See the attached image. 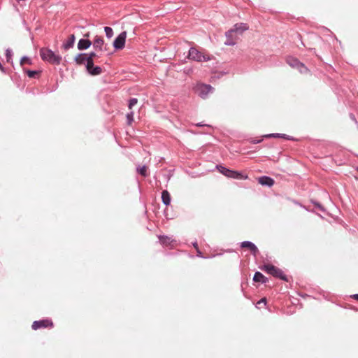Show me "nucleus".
Masks as SVG:
<instances>
[{
    "label": "nucleus",
    "mask_w": 358,
    "mask_h": 358,
    "mask_svg": "<svg viewBox=\"0 0 358 358\" xmlns=\"http://www.w3.org/2000/svg\"><path fill=\"white\" fill-rule=\"evenodd\" d=\"M215 169L223 176L229 178L237 180H247L248 178V174L244 172L229 169L222 164H217Z\"/></svg>",
    "instance_id": "f257e3e1"
},
{
    "label": "nucleus",
    "mask_w": 358,
    "mask_h": 358,
    "mask_svg": "<svg viewBox=\"0 0 358 358\" xmlns=\"http://www.w3.org/2000/svg\"><path fill=\"white\" fill-rule=\"evenodd\" d=\"M40 56L44 62L52 64H59L62 57L59 55L55 54L54 51L49 48H42L40 49Z\"/></svg>",
    "instance_id": "f03ea898"
},
{
    "label": "nucleus",
    "mask_w": 358,
    "mask_h": 358,
    "mask_svg": "<svg viewBox=\"0 0 358 358\" xmlns=\"http://www.w3.org/2000/svg\"><path fill=\"white\" fill-rule=\"evenodd\" d=\"M193 90L200 98L206 99L209 94L214 92L215 89L209 84L199 83L193 87Z\"/></svg>",
    "instance_id": "7ed1b4c3"
},
{
    "label": "nucleus",
    "mask_w": 358,
    "mask_h": 358,
    "mask_svg": "<svg viewBox=\"0 0 358 358\" xmlns=\"http://www.w3.org/2000/svg\"><path fill=\"white\" fill-rule=\"evenodd\" d=\"M188 59L194 60L196 62H208L211 59L209 55H203L197 49L194 47H191L188 52Z\"/></svg>",
    "instance_id": "20e7f679"
},
{
    "label": "nucleus",
    "mask_w": 358,
    "mask_h": 358,
    "mask_svg": "<svg viewBox=\"0 0 358 358\" xmlns=\"http://www.w3.org/2000/svg\"><path fill=\"white\" fill-rule=\"evenodd\" d=\"M54 327L53 322L50 318H44L39 320H36L32 323L31 328L34 330H38L40 329L50 328L52 329Z\"/></svg>",
    "instance_id": "39448f33"
},
{
    "label": "nucleus",
    "mask_w": 358,
    "mask_h": 358,
    "mask_svg": "<svg viewBox=\"0 0 358 358\" xmlns=\"http://www.w3.org/2000/svg\"><path fill=\"white\" fill-rule=\"evenodd\" d=\"M127 38V31H122L118 36L115 37L113 41V45L115 50H122L125 46Z\"/></svg>",
    "instance_id": "423d86ee"
},
{
    "label": "nucleus",
    "mask_w": 358,
    "mask_h": 358,
    "mask_svg": "<svg viewBox=\"0 0 358 358\" xmlns=\"http://www.w3.org/2000/svg\"><path fill=\"white\" fill-rule=\"evenodd\" d=\"M240 247L241 248H246L249 250L251 252V255L254 257H257L259 253V249L257 245L250 241H244L240 243Z\"/></svg>",
    "instance_id": "0eeeda50"
},
{
    "label": "nucleus",
    "mask_w": 358,
    "mask_h": 358,
    "mask_svg": "<svg viewBox=\"0 0 358 358\" xmlns=\"http://www.w3.org/2000/svg\"><path fill=\"white\" fill-rule=\"evenodd\" d=\"M259 268L275 278L278 275L279 271L281 270L280 268L272 264H264L259 266Z\"/></svg>",
    "instance_id": "6e6552de"
},
{
    "label": "nucleus",
    "mask_w": 358,
    "mask_h": 358,
    "mask_svg": "<svg viewBox=\"0 0 358 358\" xmlns=\"http://www.w3.org/2000/svg\"><path fill=\"white\" fill-rule=\"evenodd\" d=\"M258 183L262 186L271 187L274 183L275 180L270 176H262L257 178Z\"/></svg>",
    "instance_id": "1a4fd4ad"
},
{
    "label": "nucleus",
    "mask_w": 358,
    "mask_h": 358,
    "mask_svg": "<svg viewBox=\"0 0 358 358\" xmlns=\"http://www.w3.org/2000/svg\"><path fill=\"white\" fill-rule=\"evenodd\" d=\"M92 45V42L88 38H80L77 44V48L80 50H86Z\"/></svg>",
    "instance_id": "9d476101"
},
{
    "label": "nucleus",
    "mask_w": 358,
    "mask_h": 358,
    "mask_svg": "<svg viewBox=\"0 0 358 358\" xmlns=\"http://www.w3.org/2000/svg\"><path fill=\"white\" fill-rule=\"evenodd\" d=\"M286 62L289 66L295 69L298 67H302V62H301L296 57L292 56L287 57Z\"/></svg>",
    "instance_id": "9b49d317"
},
{
    "label": "nucleus",
    "mask_w": 358,
    "mask_h": 358,
    "mask_svg": "<svg viewBox=\"0 0 358 358\" xmlns=\"http://www.w3.org/2000/svg\"><path fill=\"white\" fill-rule=\"evenodd\" d=\"M232 28L235 34H241L249 29V26L246 23L239 22L235 24Z\"/></svg>",
    "instance_id": "f8f14e48"
},
{
    "label": "nucleus",
    "mask_w": 358,
    "mask_h": 358,
    "mask_svg": "<svg viewBox=\"0 0 358 358\" xmlns=\"http://www.w3.org/2000/svg\"><path fill=\"white\" fill-rule=\"evenodd\" d=\"M87 61V52H80L76 55L74 62L78 65H85Z\"/></svg>",
    "instance_id": "ddd939ff"
},
{
    "label": "nucleus",
    "mask_w": 358,
    "mask_h": 358,
    "mask_svg": "<svg viewBox=\"0 0 358 358\" xmlns=\"http://www.w3.org/2000/svg\"><path fill=\"white\" fill-rule=\"evenodd\" d=\"M103 43H104L103 38L101 36H96L94 37V39L92 43L93 48L95 50H98L99 51H103Z\"/></svg>",
    "instance_id": "4468645a"
},
{
    "label": "nucleus",
    "mask_w": 358,
    "mask_h": 358,
    "mask_svg": "<svg viewBox=\"0 0 358 358\" xmlns=\"http://www.w3.org/2000/svg\"><path fill=\"white\" fill-rule=\"evenodd\" d=\"M253 281L255 282H260L262 284H265L268 281V279L260 271H255L253 276Z\"/></svg>",
    "instance_id": "2eb2a0df"
},
{
    "label": "nucleus",
    "mask_w": 358,
    "mask_h": 358,
    "mask_svg": "<svg viewBox=\"0 0 358 358\" xmlns=\"http://www.w3.org/2000/svg\"><path fill=\"white\" fill-rule=\"evenodd\" d=\"M75 41H76V36H75V35L74 34H71L69 36L68 40L62 44V48L65 50H68L70 48H72L73 47Z\"/></svg>",
    "instance_id": "dca6fc26"
},
{
    "label": "nucleus",
    "mask_w": 358,
    "mask_h": 358,
    "mask_svg": "<svg viewBox=\"0 0 358 358\" xmlns=\"http://www.w3.org/2000/svg\"><path fill=\"white\" fill-rule=\"evenodd\" d=\"M161 199H162V203L165 206H168L171 204V195H170L169 192H168V190L164 189L162 192Z\"/></svg>",
    "instance_id": "f3484780"
},
{
    "label": "nucleus",
    "mask_w": 358,
    "mask_h": 358,
    "mask_svg": "<svg viewBox=\"0 0 358 358\" xmlns=\"http://www.w3.org/2000/svg\"><path fill=\"white\" fill-rule=\"evenodd\" d=\"M86 71L89 75L92 76H96L101 74L103 70L101 66L94 65Z\"/></svg>",
    "instance_id": "a211bd4d"
},
{
    "label": "nucleus",
    "mask_w": 358,
    "mask_h": 358,
    "mask_svg": "<svg viewBox=\"0 0 358 358\" xmlns=\"http://www.w3.org/2000/svg\"><path fill=\"white\" fill-rule=\"evenodd\" d=\"M24 71L26 73L29 78H36L41 74V71L38 70H30L24 69Z\"/></svg>",
    "instance_id": "6ab92c4d"
},
{
    "label": "nucleus",
    "mask_w": 358,
    "mask_h": 358,
    "mask_svg": "<svg viewBox=\"0 0 358 358\" xmlns=\"http://www.w3.org/2000/svg\"><path fill=\"white\" fill-rule=\"evenodd\" d=\"M147 170H148V167L146 165L138 166L136 168L137 173L143 177L148 176V171Z\"/></svg>",
    "instance_id": "aec40b11"
},
{
    "label": "nucleus",
    "mask_w": 358,
    "mask_h": 358,
    "mask_svg": "<svg viewBox=\"0 0 358 358\" xmlns=\"http://www.w3.org/2000/svg\"><path fill=\"white\" fill-rule=\"evenodd\" d=\"M13 50L10 48H7L6 50L5 56L6 59V62L9 64H11L13 66Z\"/></svg>",
    "instance_id": "412c9836"
},
{
    "label": "nucleus",
    "mask_w": 358,
    "mask_h": 358,
    "mask_svg": "<svg viewBox=\"0 0 358 358\" xmlns=\"http://www.w3.org/2000/svg\"><path fill=\"white\" fill-rule=\"evenodd\" d=\"M310 203L313 204L317 209H319L322 213H326L325 208L317 201L311 199Z\"/></svg>",
    "instance_id": "4be33fe9"
},
{
    "label": "nucleus",
    "mask_w": 358,
    "mask_h": 358,
    "mask_svg": "<svg viewBox=\"0 0 358 358\" xmlns=\"http://www.w3.org/2000/svg\"><path fill=\"white\" fill-rule=\"evenodd\" d=\"M158 238L159 242L162 245H168L169 244L170 238L166 235H159Z\"/></svg>",
    "instance_id": "5701e85b"
},
{
    "label": "nucleus",
    "mask_w": 358,
    "mask_h": 358,
    "mask_svg": "<svg viewBox=\"0 0 358 358\" xmlns=\"http://www.w3.org/2000/svg\"><path fill=\"white\" fill-rule=\"evenodd\" d=\"M196 250V256L199 258H202V259H208V257H204L203 255V253L200 250L199 248H198V250ZM222 255V253H217L216 255H212L211 257H210L209 258H211V257H216V256H221Z\"/></svg>",
    "instance_id": "b1692460"
},
{
    "label": "nucleus",
    "mask_w": 358,
    "mask_h": 358,
    "mask_svg": "<svg viewBox=\"0 0 358 358\" xmlns=\"http://www.w3.org/2000/svg\"><path fill=\"white\" fill-rule=\"evenodd\" d=\"M275 278H279L285 282H289V277L286 275L282 270L279 271L278 275Z\"/></svg>",
    "instance_id": "393cba45"
},
{
    "label": "nucleus",
    "mask_w": 358,
    "mask_h": 358,
    "mask_svg": "<svg viewBox=\"0 0 358 358\" xmlns=\"http://www.w3.org/2000/svg\"><path fill=\"white\" fill-rule=\"evenodd\" d=\"M280 138H283V139L292 141H299L295 137L285 134H280Z\"/></svg>",
    "instance_id": "a878e982"
},
{
    "label": "nucleus",
    "mask_w": 358,
    "mask_h": 358,
    "mask_svg": "<svg viewBox=\"0 0 358 358\" xmlns=\"http://www.w3.org/2000/svg\"><path fill=\"white\" fill-rule=\"evenodd\" d=\"M104 31H105V34H106V36L108 38H110L113 37V30L111 27H104Z\"/></svg>",
    "instance_id": "bb28decb"
},
{
    "label": "nucleus",
    "mask_w": 358,
    "mask_h": 358,
    "mask_svg": "<svg viewBox=\"0 0 358 358\" xmlns=\"http://www.w3.org/2000/svg\"><path fill=\"white\" fill-rule=\"evenodd\" d=\"M296 69L301 74H307L310 73V70L303 63H302V67H298Z\"/></svg>",
    "instance_id": "cd10ccee"
},
{
    "label": "nucleus",
    "mask_w": 358,
    "mask_h": 358,
    "mask_svg": "<svg viewBox=\"0 0 358 358\" xmlns=\"http://www.w3.org/2000/svg\"><path fill=\"white\" fill-rule=\"evenodd\" d=\"M24 62H26L28 64H32L31 59L28 56H23V57H21L20 61V65L22 66Z\"/></svg>",
    "instance_id": "c85d7f7f"
},
{
    "label": "nucleus",
    "mask_w": 358,
    "mask_h": 358,
    "mask_svg": "<svg viewBox=\"0 0 358 358\" xmlns=\"http://www.w3.org/2000/svg\"><path fill=\"white\" fill-rule=\"evenodd\" d=\"M137 103L138 99L134 97L129 99L128 101V108L131 109Z\"/></svg>",
    "instance_id": "c756f323"
},
{
    "label": "nucleus",
    "mask_w": 358,
    "mask_h": 358,
    "mask_svg": "<svg viewBox=\"0 0 358 358\" xmlns=\"http://www.w3.org/2000/svg\"><path fill=\"white\" fill-rule=\"evenodd\" d=\"M134 113L133 111H131L127 114L126 117L128 124H131L134 122Z\"/></svg>",
    "instance_id": "7c9ffc66"
},
{
    "label": "nucleus",
    "mask_w": 358,
    "mask_h": 358,
    "mask_svg": "<svg viewBox=\"0 0 358 358\" xmlns=\"http://www.w3.org/2000/svg\"><path fill=\"white\" fill-rule=\"evenodd\" d=\"M94 66V59L87 58V61L86 62V64L85 65L86 71H87L89 69Z\"/></svg>",
    "instance_id": "2f4dec72"
},
{
    "label": "nucleus",
    "mask_w": 358,
    "mask_h": 358,
    "mask_svg": "<svg viewBox=\"0 0 358 358\" xmlns=\"http://www.w3.org/2000/svg\"><path fill=\"white\" fill-rule=\"evenodd\" d=\"M224 43L228 46H233L236 44V42L233 38H226V41Z\"/></svg>",
    "instance_id": "473e14b6"
},
{
    "label": "nucleus",
    "mask_w": 358,
    "mask_h": 358,
    "mask_svg": "<svg viewBox=\"0 0 358 358\" xmlns=\"http://www.w3.org/2000/svg\"><path fill=\"white\" fill-rule=\"evenodd\" d=\"M280 133H271L263 135V138H280Z\"/></svg>",
    "instance_id": "72a5a7b5"
},
{
    "label": "nucleus",
    "mask_w": 358,
    "mask_h": 358,
    "mask_svg": "<svg viewBox=\"0 0 358 358\" xmlns=\"http://www.w3.org/2000/svg\"><path fill=\"white\" fill-rule=\"evenodd\" d=\"M264 138H263V136L260 138H251L250 139H249V142L252 144H258V143H262L263 141Z\"/></svg>",
    "instance_id": "f704fd0d"
},
{
    "label": "nucleus",
    "mask_w": 358,
    "mask_h": 358,
    "mask_svg": "<svg viewBox=\"0 0 358 358\" xmlns=\"http://www.w3.org/2000/svg\"><path fill=\"white\" fill-rule=\"evenodd\" d=\"M22 24H23L24 27L25 28V29L29 33V35H30L31 38H33L34 36H33V34H32V33L31 31V29L27 25V22L24 20H22Z\"/></svg>",
    "instance_id": "c9c22d12"
},
{
    "label": "nucleus",
    "mask_w": 358,
    "mask_h": 358,
    "mask_svg": "<svg viewBox=\"0 0 358 358\" xmlns=\"http://www.w3.org/2000/svg\"><path fill=\"white\" fill-rule=\"evenodd\" d=\"M234 34H235V32H234L233 28H231L225 32V36H226V38H233Z\"/></svg>",
    "instance_id": "e433bc0d"
},
{
    "label": "nucleus",
    "mask_w": 358,
    "mask_h": 358,
    "mask_svg": "<svg viewBox=\"0 0 358 358\" xmlns=\"http://www.w3.org/2000/svg\"><path fill=\"white\" fill-rule=\"evenodd\" d=\"M173 170H169L167 174L164 175V178L166 180L167 182H169L171 178L173 176Z\"/></svg>",
    "instance_id": "4c0bfd02"
},
{
    "label": "nucleus",
    "mask_w": 358,
    "mask_h": 358,
    "mask_svg": "<svg viewBox=\"0 0 358 358\" xmlns=\"http://www.w3.org/2000/svg\"><path fill=\"white\" fill-rule=\"evenodd\" d=\"M87 57L89 59H94V58L99 57V56L94 51H92L90 52L87 53Z\"/></svg>",
    "instance_id": "58836bf2"
},
{
    "label": "nucleus",
    "mask_w": 358,
    "mask_h": 358,
    "mask_svg": "<svg viewBox=\"0 0 358 358\" xmlns=\"http://www.w3.org/2000/svg\"><path fill=\"white\" fill-rule=\"evenodd\" d=\"M266 303H267L266 299L265 297H263L259 301H257L256 307L257 308H259V307L258 306L259 305L264 303V305L266 306Z\"/></svg>",
    "instance_id": "ea45409f"
},
{
    "label": "nucleus",
    "mask_w": 358,
    "mask_h": 358,
    "mask_svg": "<svg viewBox=\"0 0 358 358\" xmlns=\"http://www.w3.org/2000/svg\"><path fill=\"white\" fill-rule=\"evenodd\" d=\"M301 207L302 208H303L304 210H306V211H308V212H310V213H315L314 210L310 209L309 207L306 206H304V205H301Z\"/></svg>",
    "instance_id": "a19ab883"
},
{
    "label": "nucleus",
    "mask_w": 358,
    "mask_h": 358,
    "mask_svg": "<svg viewBox=\"0 0 358 358\" xmlns=\"http://www.w3.org/2000/svg\"><path fill=\"white\" fill-rule=\"evenodd\" d=\"M0 71L4 74L7 73L6 69L4 68V66H3V64H1V62H0Z\"/></svg>",
    "instance_id": "79ce46f5"
},
{
    "label": "nucleus",
    "mask_w": 358,
    "mask_h": 358,
    "mask_svg": "<svg viewBox=\"0 0 358 358\" xmlns=\"http://www.w3.org/2000/svg\"><path fill=\"white\" fill-rule=\"evenodd\" d=\"M192 245L195 248V250H198L199 245H198L197 241H194V242H192Z\"/></svg>",
    "instance_id": "37998d69"
},
{
    "label": "nucleus",
    "mask_w": 358,
    "mask_h": 358,
    "mask_svg": "<svg viewBox=\"0 0 358 358\" xmlns=\"http://www.w3.org/2000/svg\"><path fill=\"white\" fill-rule=\"evenodd\" d=\"M350 297L355 300L358 301V294H352Z\"/></svg>",
    "instance_id": "c03bdc74"
},
{
    "label": "nucleus",
    "mask_w": 358,
    "mask_h": 358,
    "mask_svg": "<svg viewBox=\"0 0 358 358\" xmlns=\"http://www.w3.org/2000/svg\"><path fill=\"white\" fill-rule=\"evenodd\" d=\"M196 126L199 127H203V126H208V124H205L203 122H199V123L196 124Z\"/></svg>",
    "instance_id": "a18cd8bd"
},
{
    "label": "nucleus",
    "mask_w": 358,
    "mask_h": 358,
    "mask_svg": "<svg viewBox=\"0 0 358 358\" xmlns=\"http://www.w3.org/2000/svg\"><path fill=\"white\" fill-rule=\"evenodd\" d=\"M227 73L226 72H224V71H222V72H220L218 76H217V78H221V76L225 75Z\"/></svg>",
    "instance_id": "49530a36"
},
{
    "label": "nucleus",
    "mask_w": 358,
    "mask_h": 358,
    "mask_svg": "<svg viewBox=\"0 0 358 358\" xmlns=\"http://www.w3.org/2000/svg\"><path fill=\"white\" fill-rule=\"evenodd\" d=\"M227 73L226 72H224V71H222V72H220L218 76H217V78H221V76L225 75Z\"/></svg>",
    "instance_id": "de8ad7c7"
},
{
    "label": "nucleus",
    "mask_w": 358,
    "mask_h": 358,
    "mask_svg": "<svg viewBox=\"0 0 358 358\" xmlns=\"http://www.w3.org/2000/svg\"><path fill=\"white\" fill-rule=\"evenodd\" d=\"M293 202L294 203H295L296 205H298L301 207V205H303L302 203H301L299 201H296V200H293Z\"/></svg>",
    "instance_id": "09e8293b"
},
{
    "label": "nucleus",
    "mask_w": 358,
    "mask_h": 358,
    "mask_svg": "<svg viewBox=\"0 0 358 358\" xmlns=\"http://www.w3.org/2000/svg\"><path fill=\"white\" fill-rule=\"evenodd\" d=\"M350 117L352 120L355 121L357 122L356 118L353 114H350Z\"/></svg>",
    "instance_id": "8fccbe9b"
},
{
    "label": "nucleus",
    "mask_w": 358,
    "mask_h": 358,
    "mask_svg": "<svg viewBox=\"0 0 358 358\" xmlns=\"http://www.w3.org/2000/svg\"><path fill=\"white\" fill-rule=\"evenodd\" d=\"M226 252H229V253H231V252H234V250L233 249H227L225 250Z\"/></svg>",
    "instance_id": "3c124183"
},
{
    "label": "nucleus",
    "mask_w": 358,
    "mask_h": 358,
    "mask_svg": "<svg viewBox=\"0 0 358 358\" xmlns=\"http://www.w3.org/2000/svg\"><path fill=\"white\" fill-rule=\"evenodd\" d=\"M84 37H85V38H87L88 37H90V32L86 33V34L84 35Z\"/></svg>",
    "instance_id": "603ef678"
},
{
    "label": "nucleus",
    "mask_w": 358,
    "mask_h": 358,
    "mask_svg": "<svg viewBox=\"0 0 358 358\" xmlns=\"http://www.w3.org/2000/svg\"><path fill=\"white\" fill-rule=\"evenodd\" d=\"M298 38H299V40L301 41V44H302L303 45H304V44H303V41H301V35H299H299H298Z\"/></svg>",
    "instance_id": "864d4df0"
},
{
    "label": "nucleus",
    "mask_w": 358,
    "mask_h": 358,
    "mask_svg": "<svg viewBox=\"0 0 358 358\" xmlns=\"http://www.w3.org/2000/svg\"><path fill=\"white\" fill-rule=\"evenodd\" d=\"M351 309H352V310H355V311H358V309H357V308H355V307H352V308H351Z\"/></svg>",
    "instance_id": "5fc2aeb1"
},
{
    "label": "nucleus",
    "mask_w": 358,
    "mask_h": 358,
    "mask_svg": "<svg viewBox=\"0 0 358 358\" xmlns=\"http://www.w3.org/2000/svg\"><path fill=\"white\" fill-rule=\"evenodd\" d=\"M317 215H318L321 218H322V219L324 218V217H323V216H322V215H319V214H317Z\"/></svg>",
    "instance_id": "6e6d98bb"
},
{
    "label": "nucleus",
    "mask_w": 358,
    "mask_h": 358,
    "mask_svg": "<svg viewBox=\"0 0 358 358\" xmlns=\"http://www.w3.org/2000/svg\"><path fill=\"white\" fill-rule=\"evenodd\" d=\"M357 171H358V167H357Z\"/></svg>",
    "instance_id": "4d7b16f0"
}]
</instances>
